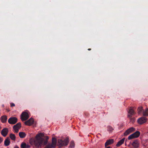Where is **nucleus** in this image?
<instances>
[{"instance_id":"1","label":"nucleus","mask_w":148,"mask_h":148,"mask_svg":"<svg viewBox=\"0 0 148 148\" xmlns=\"http://www.w3.org/2000/svg\"><path fill=\"white\" fill-rule=\"evenodd\" d=\"M44 136V134L42 133H39L36 135L34 142V145L36 148H41L43 143L44 145H46L47 143L49 137L45 136V140H44L42 138Z\"/></svg>"},{"instance_id":"2","label":"nucleus","mask_w":148,"mask_h":148,"mask_svg":"<svg viewBox=\"0 0 148 148\" xmlns=\"http://www.w3.org/2000/svg\"><path fill=\"white\" fill-rule=\"evenodd\" d=\"M69 143V138H66L64 140L62 139L58 140L57 145L59 147H61L67 145Z\"/></svg>"},{"instance_id":"3","label":"nucleus","mask_w":148,"mask_h":148,"mask_svg":"<svg viewBox=\"0 0 148 148\" xmlns=\"http://www.w3.org/2000/svg\"><path fill=\"white\" fill-rule=\"evenodd\" d=\"M136 114L133 108L130 107L129 108V110L128 111V114L127 115V117H130L131 116H132Z\"/></svg>"},{"instance_id":"4","label":"nucleus","mask_w":148,"mask_h":148,"mask_svg":"<svg viewBox=\"0 0 148 148\" xmlns=\"http://www.w3.org/2000/svg\"><path fill=\"white\" fill-rule=\"evenodd\" d=\"M21 118L22 121L27 120L29 118L28 113L26 112H23L21 115Z\"/></svg>"},{"instance_id":"5","label":"nucleus","mask_w":148,"mask_h":148,"mask_svg":"<svg viewBox=\"0 0 148 148\" xmlns=\"http://www.w3.org/2000/svg\"><path fill=\"white\" fill-rule=\"evenodd\" d=\"M147 120V118L144 117H141L137 120V122L139 124L142 125L146 123Z\"/></svg>"},{"instance_id":"6","label":"nucleus","mask_w":148,"mask_h":148,"mask_svg":"<svg viewBox=\"0 0 148 148\" xmlns=\"http://www.w3.org/2000/svg\"><path fill=\"white\" fill-rule=\"evenodd\" d=\"M17 119L15 117H11L8 120V122L9 123L11 124H14L17 121Z\"/></svg>"},{"instance_id":"7","label":"nucleus","mask_w":148,"mask_h":148,"mask_svg":"<svg viewBox=\"0 0 148 148\" xmlns=\"http://www.w3.org/2000/svg\"><path fill=\"white\" fill-rule=\"evenodd\" d=\"M135 130V129L131 127L127 129L124 133V135L126 136Z\"/></svg>"},{"instance_id":"8","label":"nucleus","mask_w":148,"mask_h":148,"mask_svg":"<svg viewBox=\"0 0 148 148\" xmlns=\"http://www.w3.org/2000/svg\"><path fill=\"white\" fill-rule=\"evenodd\" d=\"M34 121V119L33 118H31L28 120L25 121L24 123L26 125L30 126L33 124Z\"/></svg>"},{"instance_id":"9","label":"nucleus","mask_w":148,"mask_h":148,"mask_svg":"<svg viewBox=\"0 0 148 148\" xmlns=\"http://www.w3.org/2000/svg\"><path fill=\"white\" fill-rule=\"evenodd\" d=\"M8 130L7 128H4L2 130L1 133L3 136L5 137L8 134Z\"/></svg>"},{"instance_id":"10","label":"nucleus","mask_w":148,"mask_h":148,"mask_svg":"<svg viewBox=\"0 0 148 148\" xmlns=\"http://www.w3.org/2000/svg\"><path fill=\"white\" fill-rule=\"evenodd\" d=\"M114 142V140L113 139H111L108 140L105 143V146L106 147Z\"/></svg>"},{"instance_id":"11","label":"nucleus","mask_w":148,"mask_h":148,"mask_svg":"<svg viewBox=\"0 0 148 148\" xmlns=\"http://www.w3.org/2000/svg\"><path fill=\"white\" fill-rule=\"evenodd\" d=\"M7 116L5 115L1 117V120L3 123H5L7 121Z\"/></svg>"},{"instance_id":"12","label":"nucleus","mask_w":148,"mask_h":148,"mask_svg":"<svg viewBox=\"0 0 148 148\" xmlns=\"http://www.w3.org/2000/svg\"><path fill=\"white\" fill-rule=\"evenodd\" d=\"M10 138L8 137L4 141V145L6 146H7L10 145Z\"/></svg>"},{"instance_id":"13","label":"nucleus","mask_w":148,"mask_h":148,"mask_svg":"<svg viewBox=\"0 0 148 148\" xmlns=\"http://www.w3.org/2000/svg\"><path fill=\"white\" fill-rule=\"evenodd\" d=\"M125 140V138H123L121 140L119 141L116 145V146L117 147L120 146L123 143Z\"/></svg>"},{"instance_id":"14","label":"nucleus","mask_w":148,"mask_h":148,"mask_svg":"<svg viewBox=\"0 0 148 148\" xmlns=\"http://www.w3.org/2000/svg\"><path fill=\"white\" fill-rule=\"evenodd\" d=\"M30 146L29 145H27L26 143L22 142L21 145V148H29Z\"/></svg>"},{"instance_id":"15","label":"nucleus","mask_w":148,"mask_h":148,"mask_svg":"<svg viewBox=\"0 0 148 148\" xmlns=\"http://www.w3.org/2000/svg\"><path fill=\"white\" fill-rule=\"evenodd\" d=\"M132 145L135 148H137L138 146V143L137 140H135L134 141L132 144Z\"/></svg>"},{"instance_id":"16","label":"nucleus","mask_w":148,"mask_h":148,"mask_svg":"<svg viewBox=\"0 0 148 148\" xmlns=\"http://www.w3.org/2000/svg\"><path fill=\"white\" fill-rule=\"evenodd\" d=\"M26 134L24 132H21L19 133V136L21 138H23L26 136Z\"/></svg>"},{"instance_id":"17","label":"nucleus","mask_w":148,"mask_h":148,"mask_svg":"<svg viewBox=\"0 0 148 148\" xmlns=\"http://www.w3.org/2000/svg\"><path fill=\"white\" fill-rule=\"evenodd\" d=\"M137 110L138 113L139 114H140L142 113H143V112L144 111L142 107H138V108Z\"/></svg>"},{"instance_id":"18","label":"nucleus","mask_w":148,"mask_h":148,"mask_svg":"<svg viewBox=\"0 0 148 148\" xmlns=\"http://www.w3.org/2000/svg\"><path fill=\"white\" fill-rule=\"evenodd\" d=\"M134 137L135 138H137L140 135V132L139 131H137L133 133Z\"/></svg>"},{"instance_id":"19","label":"nucleus","mask_w":148,"mask_h":148,"mask_svg":"<svg viewBox=\"0 0 148 148\" xmlns=\"http://www.w3.org/2000/svg\"><path fill=\"white\" fill-rule=\"evenodd\" d=\"M10 137L11 139L15 141L16 140V136L14 134L11 133L10 135Z\"/></svg>"},{"instance_id":"20","label":"nucleus","mask_w":148,"mask_h":148,"mask_svg":"<svg viewBox=\"0 0 148 148\" xmlns=\"http://www.w3.org/2000/svg\"><path fill=\"white\" fill-rule=\"evenodd\" d=\"M143 115L145 116H148V109L147 108L146 110L143 112Z\"/></svg>"},{"instance_id":"21","label":"nucleus","mask_w":148,"mask_h":148,"mask_svg":"<svg viewBox=\"0 0 148 148\" xmlns=\"http://www.w3.org/2000/svg\"><path fill=\"white\" fill-rule=\"evenodd\" d=\"M75 143L74 141H71L70 143L69 147L71 148H74L75 147Z\"/></svg>"},{"instance_id":"22","label":"nucleus","mask_w":148,"mask_h":148,"mask_svg":"<svg viewBox=\"0 0 148 148\" xmlns=\"http://www.w3.org/2000/svg\"><path fill=\"white\" fill-rule=\"evenodd\" d=\"M130 120V122L134 123L135 121V119L134 117H132V116H131L130 117H128Z\"/></svg>"},{"instance_id":"23","label":"nucleus","mask_w":148,"mask_h":148,"mask_svg":"<svg viewBox=\"0 0 148 148\" xmlns=\"http://www.w3.org/2000/svg\"><path fill=\"white\" fill-rule=\"evenodd\" d=\"M16 127L17 128L20 129L21 127V124L20 123H17L16 125H14V127Z\"/></svg>"},{"instance_id":"24","label":"nucleus","mask_w":148,"mask_h":148,"mask_svg":"<svg viewBox=\"0 0 148 148\" xmlns=\"http://www.w3.org/2000/svg\"><path fill=\"white\" fill-rule=\"evenodd\" d=\"M13 128L14 130V132H15V133H17L18 132V130H19V128H17V127H14V126H13Z\"/></svg>"},{"instance_id":"25","label":"nucleus","mask_w":148,"mask_h":148,"mask_svg":"<svg viewBox=\"0 0 148 148\" xmlns=\"http://www.w3.org/2000/svg\"><path fill=\"white\" fill-rule=\"evenodd\" d=\"M134 138H135V137H134L133 134H132L128 136V138L129 140H131Z\"/></svg>"},{"instance_id":"26","label":"nucleus","mask_w":148,"mask_h":148,"mask_svg":"<svg viewBox=\"0 0 148 148\" xmlns=\"http://www.w3.org/2000/svg\"><path fill=\"white\" fill-rule=\"evenodd\" d=\"M108 130L110 131H112L113 130V129L112 128V127L110 126H108Z\"/></svg>"},{"instance_id":"27","label":"nucleus","mask_w":148,"mask_h":148,"mask_svg":"<svg viewBox=\"0 0 148 148\" xmlns=\"http://www.w3.org/2000/svg\"><path fill=\"white\" fill-rule=\"evenodd\" d=\"M52 142L54 143L55 144L56 143L57 140L56 139L54 138H53L52 139Z\"/></svg>"},{"instance_id":"28","label":"nucleus","mask_w":148,"mask_h":148,"mask_svg":"<svg viewBox=\"0 0 148 148\" xmlns=\"http://www.w3.org/2000/svg\"><path fill=\"white\" fill-rule=\"evenodd\" d=\"M56 143H55V144L54 143L52 142V144L51 145H50V146H51V147H52H52H55L56 145Z\"/></svg>"},{"instance_id":"29","label":"nucleus","mask_w":148,"mask_h":148,"mask_svg":"<svg viewBox=\"0 0 148 148\" xmlns=\"http://www.w3.org/2000/svg\"><path fill=\"white\" fill-rule=\"evenodd\" d=\"M45 148H52V147L50 146V145H47L45 147Z\"/></svg>"},{"instance_id":"30","label":"nucleus","mask_w":148,"mask_h":148,"mask_svg":"<svg viewBox=\"0 0 148 148\" xmlns=\"http://www.w3.org/2000/svg\"><path fill=\"white\" fill-rule=\"evenodd\" d=\"M10 106L11 107H13L15 105L14 103H10Z\"/></svg>"},{"instance_id":"31","label":"nucleus","mask_w":148,"mask_h":148,"mask_svg":"<svg viewBox=\"0 0 148 148\" xmlns=\"http://www.w3.org/2000/svg\"><path fill=\"white\" fill-rule=\"evenodd\" d=\"M3 141V138H2L0 137V144Z\"/></svg>"},{"instance_id":"32","label":"nucleus","mask_w":148,"mask_h":148,"mask_svg":"<svg viewBox=\"0 0 148 148\" xmlns=\"http://www.w3.org/2000/svg\"><path fill=\"white\" fill-rule=\"evenodd\" d=\"M14 148H19V147L17 146V145H16L14 147Z\"/></svg>"},{"instance_id":"33","label":"nucleus","mask_w":148,"mask_h":148,"mask_svg":"<svg viewBox=\"0 0 148 148\" xmlns=\"http://www.w3.org/2000/svg\"><path fill=\"white\" fill-rule=\"evenodd\" d=\"M88 50H89V51H90V50H91V49H90V48L88 49Z\"/></svg>"},{"instance_id":"34","label":"nucleus","mask_w":148,"mask_h":148,"mask_svg":"<svg viewBox=\"0 0 148 148\" xmlns=\"http://www.w3.org/2000/svg\"><path fill=\"white\" fill-rule=\"evenodd\" d=\"M106 148H110V147L109 146V147H107Z\"/></svg>"},{"instance_id":"35","label":"nucleus","mask_w":148,"mask_h":148,"mask_svg":"<svg viewBox=\"0 0 148 148\" xmlns=\"http://www.w3.org/2000/svg\"><path fill=\"white\" fill-rule=\"evenodd\" d=\"M2 106H3V107H4V105H2Z\"/></svg>"},{"instance_id":"36","label":"nucleus","mask_w":148,"mask_h":148,"mask_svg":"<svg viewBox=\"0 0 148 148\" xmlns=\"http://www.w3.org/2000/svg\"><path fill=\"white\" fill-rule=\"evenodd\" d=\"M100 135V134H98L97 135Z\"/></svg>"}]
</instances>
